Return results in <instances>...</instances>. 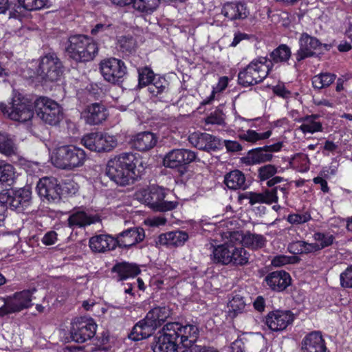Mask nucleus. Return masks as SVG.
<instances>
[{
	"label": "nucleus",
	"instance_id": "19",
	"mask_svg": "<svg viewBox=\"0 0 352 352\" xmlns=\"http://www.w3.org/2000/svg\"><path fill=\"white\" fill-rule=\"evenodd\" d=\"M294 320L291 311L276 310L270 312L265 317V324L274 331L285 329Z\"/></svg>",
	"mask_w": 352,
	"mask_h": 352
},
{
	"label": "nucleus",
	"instance_id": "5",
	"mask_svg": "<svg viewBox=\"0 0 352 352\" xmlns=\"http://www.w3.org/2000/svg\"><path fill=\"white\" fill-rule=\"evenodd\" d=\"M69 45L66 51L69 56L78 62H86L94 59L98 54L97 44L89 37L82 35H74L69 38Z\"/></svg>",
	"mask_w": 352,
	"mask_h": 352
},
{
	"label": "nucleus",
	"instance_id": "7",
	"mask_svg": "<svg viewBox=\"0 0 352 352\" xmlns=\"http://www.w3.org/2000/svg\"><path fill=\"white\" fill-rule=\"evenodd\" d=\"M34 106L36 116L46 124L57 126L64 118L63 107L50 98L41 96L36 98Z\"/></svg>",
	"mask_w": 352,
	"mask_h": 352
},
{
	"label": "nucleus",
	"instance_id": "12",
	"mask_svg": "<svg viewBox=\"0 0 352 352\" xmlns=\"http://www.w3.org/2000/svg\"><path fill=\"white\" fill-rule=\"evenodd\" d=\"M32 192L29 188L6 190L0 194V202L9 205L12 209L23 212L31 203Z\"/></svg>",
	"mask_w": 352,
	"mask_h": 352
},
{
	"label": "nucleus",
	"instance_id": "48",
	"mask_svg": "<svg viewBox=\"0 0 352 352\" xmlns=\"http://www.w3.org/2000/svg\"><path fill=\"white\" fill-rule=\"evenodd\" d=\"M245 305L246 303L243 300V297L239 294H234L228 304L230 311L233 312L234 316L242 313L245 309Z\"/></svg>",
	"mask_w": 352,
	"mask_h": 352
},
{
	"label": "nucleus",
	"instance_id": "60",
	"mask_svg": "<svg viewBox=\"0 0 352 352\" xmlns=\"http://www.w3.org/2000/svg\"><path fill=\"white\" fill-rule=\"evenodd\" d=\"M57 240V234L54 231L47 232L42 239V242L46 245H54Z\"/></svg>",
	"mask_w": 352,
	"mask_h": 352
},
{
	"label": "nucleus",
	"instance_id": "40",
	"mask_svg": "<svg viewBox=\"0 0 352 352\" xmlns=\"http://www.w3.org/2000/svg\"><path fill=\"white\" fill-rule=\"evenodd\" d=\"M270 59H267V61H270L272 65L273 63H278L285 62L291 56V50L287 45L282 44L270 53Z\"/></svg>",
	"mask_w": 352,
	"mask_h": 352
},
{
	"label": "nucleus",
	"instance_id": "24",
	"mask_svg": "<svg viewBox=\"0 0 352 352\" xmlns=\"http://www.w3.org/2000/svg\"><path fill=\"white\" fill-rule=\"evenodd\" d=\"M82 116L87 124L97 125L106 120L107 112L103 104L96 102L87 105L82 112Z\"/></svg>",
	"mask_w": 352,
	"mask_h": 352
},
{
	"label": "nucleus",
	"instance_id": "23",
	"mask_svg": "<svg viewBox=\"0 0 352 352\" xmlns=\"http://www.w3.org/2000/svg\"><path fill=\"white\" fill-rule=\"evenodd\" d=\"M188 140L195 147L208 152L218 149L221 145L219 138L206 133H192L189 135Z\"/></svg>",
	"mask_w": 352,
	"mask_h": 352
},
{
	"label": "nucleus",
	"instance_id": "16",
	"mask_svg": "<svg viewBox=\"0 0 352 352\" xmlns=\"http://www.w3.org/2000/svg\"><path fill=\"white\" fill-rule=\"evenodd\" d=\"M282 146V142H277L272 145L252 149L245 157L241 158V161L248 165L270 162L273 157L272 153L280 151Z\"/></svg>",
	"mask_w": 352,
	"mask_h": 352
},
{
	"label": "nucleus",
	"instance_id": "61",
	"mask_svg": "<svg viewBox=\"0 0 352 352\" xmlns=\"http://www.w3.org/2000/svg\"><path fill=\"white\" fill-rule=\"evenodd\" d=\"M224 145L230 152H236L242 149L241 145L236 141L225 140Z\"/></svg>",
	"mask_w": 352,
	"mask_h": 352
},
{
	"label": "nucleus",
	"instance_id": "33",
	"mask_svg": "<svg viewBox=\"0 0 352 352\" xmlns=\"http://www.w3.org/2000/svg\"><path fill=\"white\" fill-rule=\"evenodd\" d=\"M157 142L155 133L144 131L137 134L133 139V146L140 151H147L153 148Z\"/></svg>",
	"mask_w": 352,
	"mask_h": 352
},
{
	"label": "nucleus",
	"instance_id": "18",
	"mask_svg": "<svg viewBox=\"0 0 352 352\" xmlns=\"http://www.w3.org/2000/svg\"><path fill=\"white\" fill-rule=\"evenodd\" d=\"M300 48L295 54L297 61H301L315 55V50H320L322 47L327 49V45H323L316 37L302 33L299 38Z\"/></svg>",
	"mask_w": 352,
	"mask_h": 352
},
{
	"label": "nucleus",
	"instance_id": "53",
	"mask_svg": "<svg viewBox=\"0 0 352 352\" xmlns=\"http://www.w3.org/2000/svg\"><path fill=\"white\" fill-rule=\"evenodd\" d=\"M207 124H222L224 122V116L221 110L217 109L211 113L206 119Z\"/></svg>",
	"mask_w": 352,
	"mask_h": 352
},
{
	"label": "nucleus",
	"instance_id": "22",
	"mask_svg": "<svg viewBox=\"0 0 352 352\" xmlns=\"http://www.w3.org/2000/svg\"><path fill=\"white\" fill-rule=\"evenodd\" d=\"M144 237L145 233L143 228L140 227L130 228L117 235L116 237V246L128 249L142 241Z\"/></svg>",
	"mask_w": 352,
	"mask_h": 352
},
{
	"label": "nucleus",
	"instance_id": "49",
	"mask_svg": "<svg viewBox=\"0 0 352 352\" xmlns=\"http://www.w3.org/2000/svg\"><path fill=\"white\" fill-rule=\"evenodd\" d=\"M155 78L153 72L148 67L138 69V82L140 87L151 85Z\"/></svg>",
	"mask_w": 352,
	"mask_h": 352
},
{
	"label": "nucleus",
	"instance_id": "51",
	"mask_svg": "<svg viewBox=\"0 0 352 352\" xmlns=\"http://www.w3.org/2000/svg\"><path fill=\"white\" fill-rule=\"evenodd\" d=\"M314 239L320 242L318 245L320 247V250H322L332 245L335 237L329 233L316 232L314 234Z\"/></svg>",
	"mask_w": 352,
	"mask_h": 352
},
{
	"label": "nucleus",
	"instance_id": "34",
	"mask_svg": "<svg viewBox=\"0 0 352 352\" xmlns=\"http://www.w3.org/2000/svg\"><path fill=\"white\" fill-rule=\"evenodd\" d=\"M222 12L230 20L247 17V9L241 1H228L224 4Z\"/></svg>",
	"mask_w": 352,
	"mask_h": 352
},
{
	"label": "nucleus",
	"instance_id": "52",
	"mask_svg": "<svg viewBox=\"0 0 352 352\" xmlns=\"http://www.w3.org/2000/svg\"><path fill=\"white\" fill-rule=\"evenodd\" d=\"M340 279L342 287L352 288V265L340 274Z\"/></svg>",
	"mask_w": 352,
	"mask_h": 352
},
{
	"label": "nucleus",
	"instance_id": "45",
	"mask_svg": "<svg viewBox=\"0 0 352 352\" xmlns=\"http://www.w3.org/2000/svg\"><path fill=\"white\" fill-rule=\"evenodd\" d=\"M272 135L271 131H267L265 133H258L253 130H248L245 133L239 135L241 140L247 141L248 142L254 143L260 140H265L270 137Z\"/></svg>",
	"mask_w": 352,
	"mask_h": 352
},
{
	"label": "nucleus",
	"instance_id": "27",
	"mask_svg": "<svg viewBox=\"0 0 352 352\" xmlns=\"http://www.w3.org/2000/svg\"><path fill=\"white\" fill-rule=\"evenodd\" d=\"M265 281L272 290L282 292L290 285L291 277L283 270L274 271L265 277Z\"/></svg>",
	"mask_w": 352,
	"mask_h": 352
},
{
	"label": "nucleus",
	"instance_id": "35",
	"mask_svg": "<svg viewBox=\"0 0 352 352\" xmlns=\"http://www.w3.org/2000/svg\"><path fill=\"white\" fill-rule=\"evenodd\" d=\"M276 173L277 168L274 165H265L258 169V177L261 182L267 181L266 185L268 187H273L276 184L285 181L282 177L274 176Z\"/></svg>",
	"mask_w": 352,
	"mask_h": 352
},
{
	"label": "nucleus",
	"instance_id": "59",
	"mask_svg": "<svg viewBox=\"0 0 352 352\" xmlns=\"http://www.w3.org/2000/svg\"><path fill=\"white\" fill-rule=\"evenodd\" d=\"M111 27V24H106V23H98L94 28L91 30V34L94 36H96L100 33L107 32H108Z\"/></svg>",
	"mask_w": 352,
	"mask_h": 352
},
{
	"label": "nucleus",
	"instance_id": "13",
	"mask_svg": "<svg viewBox=\"0 0 352 352\" xmlns=\"http://www.w3.org/2000/svg\"><path fill=\"white\" fill-rule=\"evenodd\" d=\"M100 69L104 79L112 84L121 82L126 74L124 62L116 58L102 60L100 64Z\"/></svg>",
	"mask_w": 352,
	"mask_h": 352
},
{
	"label": "nucleus",
	"instance_id": "38",
	"mask_svg": "<svg viewBox=\"0 0 352 352\" xmlns=\"http://www.w3.org/2000/svg\"><path fill=\"white\" fill-rule=\"evenodd\" d=\"M318 118L319 116L316 114H312L300 118L298 121L299 122H302V124L299 126V129L303 133H314L316 132L322 131L323 128L322 123L317 121Z\"/></svg>",
	"mask_w": 352,
	"mask_h": 352
},
{
	"label": "nucleus",
	"instance_id": "3",
	"mask_svg": "<svg viewBox=\"0 0 352 352\" xmlns=\"http://www.w3.org/2000/svg\"><path fill=\"white\" fill-rule=\"evenodd\" d=\"M210 256L211 260L215 263L243 266L248 263L250 254L241 245L227 242L213 247Z\"/></svg>",
	"mask_w": 352,
	"mask_h": 352
},
{
	"label": "nucleus",
	"instance_id": "54",
	"mask_svg": "<svg viewBox=\"0 0 352 352\" xmlns=\"http://www.w3.org/2000/svg\"><path fill=\"white\" fill-rule=\"evenodd\" d=\"M300 259L298 257H289L283 255L275 256L272 263L274 266L280 267L287 263L298 262Z\"/></svg>",
	"mask_w": 352,
	"mask_h": 352
},
{
	"label": "nucleus",
	"instance_id": "43",
	"mask_svg": "<svg viewBox=\"0 0 352 352\" xmlns=\"http://www.w3.org/2000/svg\"><path fill=\"white\" fill-rule=\"evenodd\" d=\"M100 153L109 152L117 146L118 140L116 136L107 133L100 132Z\"/></svg>",
	"mask_w": 352,
	"mask_h": 352
},
{
	"label": "nucleus",
	"instance_id": "21",
	"mask_svg": "<svg viewBox=\"0 0 352 352\" xmlns=\"http://www.w3.org/2000/svg\"><path fill=\"white\" fill-rule=\"evenodd\" d=\"M96 328V324L92 320L75 322L71 329L72 339L76 342L83 343L94 338Z\"/></svg>",
	"mask_w": 352,
	"mask_h": 352
},
{
	"label": "nucleus",
	"instance_id": "9",
	"mask_svg": "<svg viewBox=\"0 0 352 352\" xmlns=\"http://www.w3.org/2000/svg\"><path fill=\"white\" fill-rule=\"evenodd\" d=\"M33 105L34 103L29 99L18 95L13 97L9 105L0 104V109L11 120L24 122L33 117L34 107Z\"/></svg>",
	"mask_w": 352,
	"mask_h": 352
},
{
	"label": "nucleus",
	"instance_id": "14",
	"mask_svg": "<svg viewBox=\"0 0 352 352\" xmlns=\"http://www.w3.org/2000/svg\"><path fill=\"white\" fill-rule=\"evenodd\" d=\"M35 291L23 290L15 293L12 296L5 299L4 305L0 307V316L19 312L32 305V294Z\"/></svg>",
	"mask_w": 352,
	"mask_h": 352
},
{
	"label": "nucleus",
	"instance_id": "56",
	"mask_svg": "<svg viewBox=\"0 0 352 352\" xmlns=\"http://www.w3.org/2000/svg\"><path fill=\"white\" fill-rule=\"evenodd\" d=\"M13 6L14 3H10V1H0V14H4L6 11H8L9 19H15V14L12 12L14 9Z\"/></svg>",
	"mask_w": 352,
	"mask_h": 352
},
{
	"label": "nucleus",
	"instance_id": "32",
	"mask_svg": "<svg viewBox=\"0 0 352 352\" xmlns=\"http://www.w3.org/2000/svg\"><path fill=\"white\" fill-rule=\"evenodd\" d=\"M232 237H235L236 240L242 242V244L248 248L252 250H258L264 247L266 239L264 236L258 234L251 233L247 232L244 234L236 232H234Z\"/></svg>",
	"mask_w": 352,
	"mask_h": 352
},
{
	"label": "nucleus",
	"instance_id": "57",
	"mask_svg": "<svg viewBox=\"0 0 352 352\" xmlns=\"http://www.w3.org/2000/svg\"><path fill=\"white\" fill-rule=\"evenodd\" d=\"M302 254H309L320 250L318 243H309L302 241Z\"/></svg>",
	"mask_w": 352,
	"mask_h": 352
},
{
	"label": "nucleus",
	"instance_id": "36",
	"mask_svg": "<svg viewBox=\"0 0 352 352\" xmlns=\"http://www.w3.org/2000/svg\"><path fill=\"white\" fill-rule=\"evenodd\" d=\"M150 1H112L113 4L118 7H127L129 11L131 8L139 12L140 13H144L146 14H150L153 13L156 8L158 7V3L156 1H152V3H149Z\"/></svg>",
	"mask_w": 352,
	"mask_h": 352
},
{
	"label": "nucleus",
	"instance_id": "30",
	"mask_svg": "<svg viewBox=\"0 0 352 352\" xmlns=\"http://www.w3.org/2000/svg\"><path fill=\"white\" fill-rule=\"evenodd\" d=\"M97 220L98 217L89 215L80 208H75L69 214L67 223L69 228H82L96 222Z\"/></svg>",
	"mask_w": 352,
	"mask_h": 352
},
{
	"label": "nucleus",
	"instance_id": "55",
	"mask_svg": "<svg viewBox=\"0 0 352 352\" xmlns=\"http://www.w3.org/2000/svg\"><path fill=\"white\" fill-rule=\"evenodd\" d=\"M310 219V214L307 212H305L303 214H289L287 217V221L292 224H301L307 222Z\"/></svg>",
	"mask_w": 352,
	"mask_h": 352
},
{
	"label": "nucleus",
	"instance_id": "47",
	"mask_svg": "<svg viewBox=\"0 0 352 352\" xmlns=\"http://www.w3.org/2000/svg\"><path fill=\"white\" fill-rule=\"evenodd\" d=\"M120 50L124 53L131 54L135 51L137 43L132 36H122L118 40Z\"/></svg>",
	"mask_w": 352,
	"mask_h": 352
},
{
	"label": "nucleus",
	"instance_id": "28",
	"mask_svg": "<svg viewBox=\"0 0 352 352\" xmlns=\"http://www.w3.org/2000/svg\"><path fill=\"white\" fill-rule=\"evenodd\" d=\"M89 247L94 252H104L115 249L116 247V238L109 234H99L90 238Z\"/></svg>",
	"mask_w": 352,
	"mask_h": 352
},
{
	"label": "nucleus",
	"instance_id": "29",
	"mask_svg": "<svg viewBox=\"0 0 352 352\" xmlns=\"http://www.w3.org/2000/svg\"><path fill=\"white\" fill-rule=\"evenodd\" d=\"M188 239V234L186 232L176 230L161 234L157 237L156 243L167 246H181Z\"/></svg>",
	"mask_w": 352,
	"mask_h": 352
},
{
	"label": "nucleus",
	"instance_id": "58",
	"mask_svg": "<svg viewBox=\"0 0 352 352\" xmlns=\"http://www.w3.org/2000/svg\"><path fill=\"white\" fill-rule=\"evenodd\" d=\"M273 91L276 95L283 98H288L291 95V92L285 87L284 85H277L273 88Z\"/></svg>",
	"mask_w": 352,
	"mask_h": 352
},
{
	"label": "nucleus",
	"instance_id": "8",
	"mask_svg": "<svg viewBox=\"0 0 352 352\" xmlns=\"http://www.w3.org/2000/svg\"><path fill=\"white\" fill-rule=\"evenodd\" d=\"M65 188L72 194H75L78 190L76 184L70 180L65 182L62 188L58 179L54 177H43L36 185V190L41 198L50 202L60 200L61 192Z\"/></svg>",
	"mask_w": 352,
	"mask_h": 352
},
{
	"label": "nucleus",
	"instance_id": "46",
	"mask_svg": "<svg viewBox=\"0 0 352 352\" xmlns=\"http://www.w3.org/2000/svg\"><path fill=\"white\" fill-rule=\"evenodd\" d=\"M10 3H14L13 8L14 9L12 12L15 14V19H20L21 16L25 14V11L36 10V7L32 1H28L27 3H25V1H10Z\"/></svg>",
	"mask_w": 352,
	"mask_h": 352
},
{
	"label": "nucleus",
	"instance_id": "37",
	"mask_svg": "<svg viewBox=\"0 0 352 352\" xmlns=\"http://www.w3.org/2000/svg\"><path fill=\"white\" fill-rule=\"evenodd\" d=\"M112 272L117 273L118 280H122L136 276L140 273V270L136 264L121 262L113 267Z\"/></svg>",
	"mask_w": 352,
	"mask_h": 352
},
{
	"label": "nucleus",
	"instance_id": "50",
	"mask_svg": "<svg viewBox=\"0 0 352 352\" xmlns=\"http://www.w3.org/2000/svg\"><path fill=\"white\" fill-rule=\"evenodd\" d=\"M14 172L13 166L9 164H3V177L0 179V185L11 186L14 182Z\"/></svg>",
	"mask_w": 352,
	"mask_h": 352
},
{
	"label": "nucleus",
	"instance_id": "4",
	"mask_svg": "<svg viewBox=\"0 0 352 352\" xmlns=\"http://www.w3.org/2000/svg\"><path fill=\"white\" fill-rule=\"evenodd\" d=\"M54 166L62 170H72L84 165L85 151L74 145H64L54 149L52 157Z\"/></svg>",
	"mask_w": 352,
	"mask_h": 352
},
{
	"label": "nucleus",
	"instance_id": "42",
	"mask_svg": "<svg viewBox=\"0 0 352 352\" xmlns=\"http://www.w3.org/2000/svg\"><path fill=\"white\" fill-rule=\"evenodd\" d=\"M336 76L331 73H322L312 78V85L315 89H320L329 86L336 79Z\"/></svg>",
	"mask_w": 352,
	"mask_h": 352
},
{
	"label": "nucleus",
	"instance_id": "2",
	"mask_svg": "<svg viewBox=\"0 0 352 352\" xmlns=\"http://www.w3.org/2000/svg\"><path fill=\"white\" fill-rule=\"evenodd\" d=\"M171 311L166 307H157L149 311L145 318L139 321L133 328L129 337L133 340H141L153 335L170 316Z\"/></svg>",
	"mask_w": 352,
	"mask_h": 352
},
{
	"label": "nucleus",
	"instance_id": "6",
	"mask_svg": "<svg viewBox=\"0 0 352 352\" xmlns=\"http://www.w3.org/2000/svg\"><path fill=\"white\" fill-rule=\"evenodd\" d=\"M272 69V64L267 57H259L253 60L238 74L239 83L243 87L254 85L261 82Z\"/></svg>",
	"mask_w": 352,
	"mask_h": 352
},
{
	"label": "nucleus",
	"instance_id": "64",
	"mask_svg": "<svg viewBox=\"0 0 352 352\" xmlns=\"http://www.w3.org/2000/svg\"><path fill=\"white\" fill-rule=\"evenodd\" d=\"M290 252L294 254H302V241H298L289 245Z\"/></svg>",
	"mask_w": 352,
	"mask_h": 352
},
{
	"label": "nucleus",
	"instance_id": "20",
	"mask_svg": "<svg viewBox=\"0 0 352 352\" xmlns=\"http://www.w3.org/2000/svg\"><path fill=\"white\" fill-rule=\"evenodd\" d=\"M179 345L175 332L166 324L162 329V333L156 338L152 349L153 352H178Z\"/></svg>",
	"mask_w": 352,
	"mask_h": 352
},
{
	"label": "nucleus",
	"instance_id": "17",
	"mask_svg": "<svg viewBox=\"0 0 352 352\" xmlns=\"http://www.w3.org/2000/svg\"><path fill=\"white\" fill-rule=\"evenodd\" d=\"M196 160V154L188 149H173L164 157L163 164L170 168H176L188 164Z\"/></svg>",
	"mask_w": 352,
	"mask_h": 352
},
{
	"label": "nucleus",
	"instance_id": "26",
	"mask_svg": "<svg viewBox=\"0 0 352 352\" xmlns=\"http://www.w3.org/2000/svg\"><path fill=\"white\" fill-rule=\"evenodd\" d=\"M280 191L284 199L287 198V188L280 186H274L271 190H266L263 193L252 192L249 197L250 204L254 205L256 203H267L272 204L278 201V191Z\"/></svg>",
	"mask_w": 352,
	"mask_h": 352
},
{
	"label": "nucleus",
	"instance_id": "39",
	"mask_svg": "<svg viewBox=\"0 0 352 352\" xmlns=\"http://www.w3.org/2000/svg\"><path fill=\"white\" fill-rule=\"evenodd\" d=\"M17 147L13 138L8 133H0V153L6 156L16 153Z\"/></svg>",
	"mask_w": 352,
	"mask_h": 352
},
{
	"label": "nucleus",
	"instance_id": "15",
	"mask_svg": "<svg viewBox=\"0 0 352 352\" xmlns=\"http://www.w3.org/2000/svg\"><path fill=\"white\" fill-rule=\"evenodd\" d=\"M171 331L175 332V338L179 344L184 348H191L196 346L199 337V329L192 324L182 325L179 322H168L166 324Z\"/></svg>",
	"mask_w": 352,
	"mask_h": 352
},
{
	"label": "nucleus",
	"instance_id": "10",
	"mask_svg": "<svg viewBox=\"0 0 352 352\" xmlns=\"http://www.w3.org/2000/svg\"><path fill=\"white\" fill-rule=\"evenodd\" d=\"M38 75L45 81L58 80L63 74V65L56 53L50 52L41 57Z\"/></svg>",
	"mask_w": 352,
	"mask_h": 352
},
{
	"label": "nucleus",
	"instance_id": "1",
	"mask_svg": "<svg viewBox=\"0 0 352 352\" xmlns=\"http://www.w3.org/2000/svg\"><path fill=\"white\" fill-rule=\"evenodd\" d=\"M144 162L139 155L122 153L107 162L105 173L117 185L133 184L144 169Z\"/></svg>",
	"mask_w": 352,
	"mask_h": 352
},
{
	"label": "nucleus",
	"instance_id": "11",
	"mask_svg": "<svg viewBox=\"0 0 352 352\" xmlns=\"http://www.w3.org/2000/svg\"><path fill=\"white\" fill-rule=\"evenodd\" d=\"M165 189L157 186H151L144 195V201L155 212H167L175 209L177 202L165 200Z\"/></svg>",
	"mask_w": 352,
	"mask_h": 352
},
{
	"label": "nucleus",
	"instance_id": "44",
	"mask_svg": "<svg viewBox=\"0 0 352 352\" xmlns=\"http://www.w3.org/2000/svg\"><path fill=\"white\" fill-rule=\"evenodd\" d=\"M168 82L162 77L155 78L153 82L149 85L148 91L155 96H157L168 90Z\"/></svg>",
	"mask_w": 352,
	"mask_h": 352
},
{
	"label": "nucleus",
	"instance_id": "25",
	"mask_svg": "<svg viewBox=\"0 0 352 352\" xmlns=\"http://www.w3.org/2000/svg\"><path fill=\"white\" fill-rule=\"evenodd\" d=\"M302 352H329L320 331L308 333L302 340Z\"/></svg>",
	"mask_w": 352,
	"mask_h": 352
},
{
	"label": "nucleus",
	"instance_id": "41",
	"mask_svg": "<svg viewBox=\"0 0 352 352\" xmlns=\"http://www.w3.org/2000/svg\"><path fill=\"white\" fill-rule=\"evenodd\" d=\"M100 132L90 133L85 135L81 143L89 150L100 153Z\"/></svg>",
	"mask_w": 352,
	"mask_h": 352
},
{
	"label": "nucleus",
	"instance_id": "63",
	"mask_svg": "<svg viewBox=\"0 0 352 352\" xmlns=\"http://www.w3.org/2000/svg\"><path fill=\"white\" fill-rule=\"evenodd\" d=\"M245 344L241 339H237L231 344V350L232 352H244Z\"/></svg>",
	"mask_w": 352,
	"mask_h": 352
},
{
	"label": "nucleus",
	"instance_id": "31",
	"mask_svg": "<svg viewBox=\"0 0 352 352\" xmlns=\"http://www.w3.org/2000/svg\"><path fill=\"white\" fill-rule=\"evenodd\" d=\"M224 183L231 190H245L250 185V182L239 170H234L227 173L224 177Z\"/></svg>",
	"mask_w": 352,
	"mask_h": 352
},
{
	"label": "nucleus",
	"instance_id": "62",
	"mask_svg": "<svg viewBox=\"0 0 352 352\" xmlns=\"http://www.w3.org/2000/svg\"><path fill=\"white\" fill-rule=\"evenodd\" d=\"M190 351L191 352H219L216 349L212 346H201L197 344L196 346H192L190 349Z\"/></svg>",
	"mask_w": 352,
	"mask_h": 352
}]
</instances>
